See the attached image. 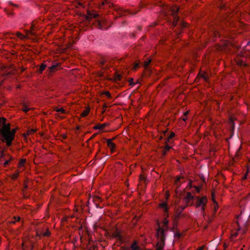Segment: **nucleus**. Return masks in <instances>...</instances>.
<instances>
[{"mask_svg": "<svg viewBox=\"0 0 250 250\" xmlns=\"http://www.w3.org/2000/svg\"><path fill=\"white\" fill-rule=\"evenodd\" d=\"M130 250H141L136 240H134L130 247Z\"/></svg>", "mask_w": 250, "mask_h": 250, "instance_id": "obj_24", "label": "nucleus"}, {"mask_svg": "<svg viewBox=\"0 0 250 250\" xmlns=\"http://www.w3.org/2000/svg\"><path fill=\"white\" fill-rule=\"evenodd\" d=\"M205 248V245H203L200 247H199L196 250H203Z\"/></svg>", "mask_w": 250, "mask_h": 250, "instance_id": "obj_64", "label": "nucleus"}, {"mask_svg": "<svg viewBox=\"0 0 250 250\" xmlns=\"http://www.w3.org/2000/svg\"><path fill=\"white\" fill-rule=\"evenodd\" d=\"M26 161V160L25 159H20L18 163V167H24Z\"/></svg>", "mask_w": 250, "mask_h": 250, "instance_id": "obj_42", "label": "nucleus"}, {"mask_svg": "<svg viewBox=\"0 0 250 250\" xmlns=\"http://www.w3.org/2000/svg\"><path fill=\"white\" fill-rule=\"evenodd\" d=\"M3 69H5V70L2 75V77H6L10 75H13L16 73V69L13 64H11L9 66H5Z\"/></svg>", "mask_w": 250, "mask_h": 250, "instance_id": "obj_11", "label": "nucleus"}, {"mask_svg": "<svg viewBox=\"0 0 250 250\" xmlns=\"http://www.w3.org/2000/svg\"><path fill=\"white\" fill-rule=\"evenodd\" d=\"M21 218L19 216H14L12 219V220L10 221V224H15L17 222L20 221Z\"/></svg>", "mask_w": 250, "mask_h": 250, "instance_id": "obj_40", "label": "nucleus"}, {"mask_svg": "<svg viewBox=\"0 0 250 250\" xmlns=\"http://www.w3.org/2000/svg\"><path fill=\"white\" fill-rule=\"evenodd\" d=\"M161 147L163 148V151L162 152V157H163L166 156L167 152L172 148V146L167 145H165L164 146H162Z\"/></svg>", "mask_w": 250, "mask_h": 250, "instance_id": "obj_22", "label": "nucleus"}, {"mask_svg": "<svg viewBox=\"0 0 250 250\" xmlns=\"http://www.w3.org/2000/svg\"><path fill=\"white\" fill-rule=\"evenodd\" d=\"M6 156L8 158V160L9 161V162L13 160V158L9 154H7Z\"/></svg>", "mask_w": 250, "mask_h": 250, "instance_id": "obj_57", "label": "nucleus"}, {"mask_svg": "<svg viewBox=\"0 0 250 250\" xmlns=\"http://www.w3.org/2000/svg\"><path fill=\"white\" fill-rule=\"evenodd\" d=\"M6 156V155H5L4 154V150H2L0 151V161H1L2 160V159L3 158V157H4V156Z\"/></svg>", "mask_w": 250, "mask_h": 250, "instance_id": "obj_53", "label": "nucleus"}, {"mask_svg": "<svg viewBox=\"0 0 250 250\" xmlns=\"http://www.w3.org/2000/svg\"><path fill=\"white\" fill-rule=\"evenodd\" d=\"M55 110L56 112H61L62 114H65L66 113L65 110L63 107H61V108H57V107L55 108Z\"/></svg>", "mask_w": 250, "mask_h": 250, "instance_id": "obj_45", "label": "nucleus"}, {"mask_svg": "<svg viewBox=\"0 0 250 250\" xmlns=\"http://www.w3.org/2000/svg\"><path fill=\"white\" fill-rule=\"evenodd\" d=\"M235 120V118L232 116L229 117V121L230 124H231V129L233 130L234 128L235 124L234 120Z\"/></svg>", "mask_w": 250, "mask_h": 250, "instance_id": "obj_38", "label": "nucleus"}, {"mask_svg": "<svg viewBox=\"0 0 250 250\" xmlns=\"http://www.w3.org/2000/svg\"><path fill=\"white\" fill-rule=\"evenodd\" d=\"M246 168H247V171H246V173L244 174L243 177H242V180H245L247 179V178L248 174L249 172V170H250V165L249 164H246Z\"/></svg>", "mask_w": 250, "mask_h": 250, "instance_id": "obj_33", "label": "nucleus"}, {"mask_svg": "<svg viewBox=\"0 0 250 250\" xmlns=\"http://www.w3.org/2000/svg\"><path fill=\"white\" fill-rule=\"evenodd\" d=\"M217 6L221 10H226L228 8V6L227 5L226 3H223V1H220Z\"/></svg>", "mask_w": 250, "mask_h": 250, "instance_id": "obj_28", "label": "nucleus"}, {"mask_svg": "<svg viewBox=\"0 0 250 250\" xmlns=\"http://www.w3.org/2000/svg\"><path fill=\"white\" fill-rule=\"evenodd\" d=\"M189 110H188V111L185 112L184 113L183 116L181 118V119L184 121H186V120H187L188 118L187 116L189 114Z\"/></svg>", "mask_w": 250, "mask_h": 250, "instance_id": "obj_44", "label": "nucleus"}, {"mask_svg": "<svg viewBox=\"0 0 250 250\" xmlns=\"http://www.w3.org/2000/svg\"><path fill=\"white\" fill-rule=\"evenodd\" d=\"M246 200L247 202L250 203V193L248 194L247 196L246 197Z\"/></svg>", "mask_w": 250, "mask_h": 250, "instance_id": "obj_62", "label": "nucleus"}, {"mask_svg": "<svg viewBox=\"0 0 250 250\" xmlns=\"http://www.w3.org/2000/svg\"><path fill=\"white\" fill-rule=\"evenodd\" d=\"M166 141L165 142V145H168V143L169 144H171L172 142L171 141V140H170V139H169L167 137V138L166 139Z\"/></svg>", "mask_w": 250, "mask_h": 250, "instance_id": "obj_54", "label": "nucleus"}, {"mask_svg": "<svg viewBox=\"0 0 250 250\" xmlns=\"http://www.w3.org/2000/svg\"><path fill=\"white\" fill-rule=\"evenodd\" d=\"M180 29L178 32V34H181L183 33L184 29L185 28H188L189 27V24L184 21H182L180 23Z\"/></svg>", "mask_w": 250, "mask_h": 250, "instance_id": "obj_20", "label": "nucleus"}, {"mask_svg": "<svg viewBox=\"0 0 250 250\" xmlns=\"http://www.w3.org/2000/svg\"><path fill=\"white\" fill-rule=\"evenodd\" d=\"M211 200L213 204L217 203V202L215 200V190L212 189L211 191Z\"/></svg>", "mask_w": 250, "mask_h": 250, "instance_id": "obj_41", "label": "nucleus"}, {"mask_svg": "<svg viewBox=\"0 0 250 250\" xmlns=\"http://www.w3.org/2000/svg\"><path fill=\"white\" fill-rule=\"evenodd\" d=\"M151 74V70L149 68H144L142 73V77L144 78H148L150 76Z\"/></svg>", "mask_w": 250, "mask_h": 250, "instance_id": "obj_21", "label": "nucleus"}, {"mask_svg": "<svg viewBox=\"0 0 250 250\" xmlns=\"http://www.w3.org/2000/svg\"><path fill=\"white\" fill-rule=\"evenodd\" d=\"M103 95H105L108 100H110L112 98L111 93L108 91H103L100 93L101 97H103Z\"/></svg>", "mask_w": 250, "mask_h": 250, "instance_id": "obj_23", "label": "nucleus"}, {"mask_svg": "<svg viewBox=\"0 0 250 250\" xmlns=\"http://www.w3.org/2000/svg\"><path fill=\"white\" fill-rule=\"evenodd\" d=\"M163 226L162 228H164V229L166 230H168V220H167V218H165L164 219H163Z\"/></svg>", "mask_w": 250, "mask_h": 250, "instance_id": "obj_37", "label": "nucleus"}, {"mask_svg": "<svg viewBox=\"0 0 250 250\" xmlns=\"http://www.w3.org/2000/svg\"><path fill=\"white\" fill-rule=\"evenodd\" d=\"M201 78H202L205 82H208L209 80V76L207 72L200 70L197 74L195 82L196 83H199V80Z\"/></svg>", "mask_w": 250, "mask_h": 250, "instance_id": "obj_13", "label": "nucleus"}, {"mask_svg": "<svg viewBox=\"0 0 250 250\" xmlns=\"http://www.w3.org/2000/svg\"><path fill=\"white\" fill-rule=\"evenodd\" d=\"M122 75L119 74L117 71H116L114 73V77L113 81L115 82L116 81H121L122 79Z\"/></svg>", "mask_w": 250, "mask_h": 250, "instance_id": "obj_26", "label": "nucleus"}, {"mask_svg": "<svg viewBox=\"0 0 250 250\" xmlns=\"http://www.w3.org/2000/svg\"><path fill=\"white\" fill-rule=\"evenodd\" d=\"M17 130V127L11 130L10 123H7V125L0 129V134L2 138L1 140L2 142H5L7 146H11Z\"/></svg>", "mask_w": 250, "mask_h": 250, "instance_id": "obj_1", "label": "nucleus"}, {"mask_svg": "<svg viewBox=\"0 0 250 250\" xmlns=\"http://www.w3.org/2000/svg\"><path fill=\"white\" fill-rule=\"evenodd\" d=\"M121 250H130V247L123 246L121 248Z\"/></svg>", "mask_w": 250, "mask_h": 250, "instance_id": "obj_58", "label": "nucleus"}, {"mask_svg": "<svg viewBox=\"0 0 250 250\" xmlns=\"http://www.w3.org/2000/svg\"><path fill=\"white\" fill-rule=\"evenodd\" d=\"M193 188L195 189L196 191L198 193L200 192V189H201V187L194 186H193Z\"/></svg>", "mask_w": 250, "mask_h": 250, "instance_id": "obj_56", "label": "nucleus"}, {"mask_svg": "<svg viewBox=\"0 0 250 250\" xmlns=\"http://www.w3.org/2000/svg\"><path fill=\"white\" fill-rule=\"evenodd\" d=\"M16 36L20 39H24L25 36L20 32H17L16 33Z\"/></svg>", "mask_w": 250, "mask_h": 250, "instance_id": "obj_46", "label": "nucleus"}, {"mask_svg": "<svg viewBox=\"0 0 250 250\" xmlns=\"http://www.w3.org/2000/svg\"><path fill=\"white\" fill-rule=\"evenodd\" d=\"M46 64H44V63H42L40 66L39 69L37 71L38 73L39 74H42V72L46 68Z\"/></svg>", "mask_w": 250, "mask_h": 250, "instance_id": "obj_35", "label": "nucleus"}, {"mask_svg": "<svg viewBox=\"0 0 250 250\" xmlns=\"http://www.w3.org/2000/svg\"><path fill=\"white\" fill-rule=\"evenodd\" d=\"M34 244H35L34 242L32 241L31 245V246H30V248L29 249L30 250H33L34 247Z\"/></svg>", "mask_w": 250, "mask_h": 250, "instance_id": "obj_61", "label": "nucleus"}, {"mask_svg": "<svg viewBox=\"0 0 250 250\" xmlns=\"http://www.w3.org/2000/svg\"><path fill=\"white\" fill-rule=\"evenodd\" d=\"M178 220L173 218V223H172V230L177 229V227L178 225Z\"/></svg>", "mask_w": 250, "mask_h": 250, "instance_id": "obj_39", "label": "nucleus"}, {"mask_svg": "<svg viewBox=\"0 0 250 250\" xmlns=\"http://www.w3.org/2000/svg\"><path fill=\"white\" fill-rule=\"evenodd\" d=\"M175 136V134L174 132L173 131H170V134L167 137V138H168L169 139H170V140H172V139H173V138H174V137Z\"/></svg>", "mask_w": 250, "mask_h": 250, "instance_id": "obj_49", "label": "nucleus"}, {"mask_svg": "<svg viewBox=\"0 0 250 250\" xmlns=\"http://www.w3.org/2000/svg\"><path fill=\"white\" fill-rule=\"evenodd\" d=\"M51 232L49 231L48 227H44L42 229H36V237H49L51 235Z\"/></svg>", "mask_w": 250, "mask_h": 250, "instance_id": "obj_6", "label": "nucleus"}, {"mask_svg": "<svg viewBox=\"0 0 250 250\" xmlns=\"http://www.w3.org/2000/svg\"><path fill=\"white\" fill-rule=\"evenodd\" d=\"M90 201L95 204L97 208H102L100 205V203L102 202V199L100 196L96 195H90V197H89L87 201V203H89Z\"/></svg>", "mask_w": 250, "mask_h": 250, "instance_id": "obj_12", "label": "nucleus"}, {"mask_svg": "<svg viewBox=\"0 0 250 250\" xmlns=\"http://www.w3.org/2000/svg\"><path fill=\"white\" fill-rule=\"evenodd\" d=\"M98 133H94L89 139V140H92V139H93L97 135H98Z\"/></svg>", "mask_w": 250, "mask_h": 250, "instance_id": "obj_59", "label": "nucleus"}, {"mask_svg": "<svg viewBox=\"0 0 250 250\" xmlns=\"http://www.w3.org/2000/svg\"><path fill=\"white\" fill-rule=\"evenodd\" d=\"M194 197L192 195L191 193L190 192H188L187 195L185 197H184V200L185 201L186 208L188 206H191L193 205V203L190 204V201H192L194 199Z\"/></svg>", "mask_w": 250, "mask_h": 250, "instance_id": "obj_14", "label": "nucleus"}, {"mask_svg": "<svg viewBox=\"0 0 250 250\" xmlns=\"http://www.w3.org/2000/svg\"><path fill=\"white\" fill-rule=\"evenodd\" d=\"M93 25L94 27L101 30H106L108 26L106 25V21L103 18H100L93 21Z\"/></svg>", "mask_w": 250, "mask_h": 250, "instance_id": "obj_7", "label": "nucleus"}, {"mask_svg": "<svg viewBox=\"0 0 250 250\" xmlns=\"http://www.w3.org/2000/svg\"><path fill=\"white\" fill-rule=\"evenodd\" d=\"M107 146L110 148L111 152L112 153L115 151L116 144L112 142V140H106Z\"/></svg>", "mask_w": 250, "mask_h": 250, "instance_id": "obj_18", "label": "nucleus"}, {"mask_svg": "<svg viewBox=\"0 0 250 250\" xmlns=\"http://www.w3.org/2000/svg\"><path fill=\"white\" fill-rule=\"evenodd\" d=\"M196 199L197 200L196 203L195 204V207L196 208H199L201 207V212L203 216H204L205 213L206 208L208 203V198L207 196H196Z\"/></svg>", "mask_w": 250, "mask_h": 250, "instance_id": "obj_4", "label": "nucleus"}, {"mask_svg": "<svg viewBox=\"0 0 250 250\" xmlns=\"http://www.w3.org/2000/svg\"><path fill=\"white\" fill-rule=\"evenodd\" d=\"M9 163H10L9 161H8V160H6L4 162V163H3V167H6L7 166V165H8L9 164Z\"/></svg>", "mask_w": 250, "mask_h": 250, "instance_id": "obj_63", "label": "nucleus"}, {"mask_svg": "<svg viewBox=\"0 0 250 250\" xmlns=\"http://www.w3.org/2000/svg\"><path fill=\"white\" fill-rule=\"evenodd\" d=\"M36 131H37V130L35 129H28V130L26 132V133H24L23 134V136L24 137H26L27 135H32V134H34Z\"/></svg>", "mask_w": 250, "mask_h": 250, "instance_id": "obj_30", "label": "nucleus"}, {"mask_svg": "<svg viewBox=\"0 0 250 250\" xmlns=\"http://www.w3.org/2000/svg\"><path fill=\"white\" fill-rule=\"evenodd\" d=\"M90 111V108L89 107H87L83 111V112L81 114V117H85L87 116Z\"/></svg>", "mask_w": 250, "mask_h": 250, "instance_id": "obj_36", "label": "nucleus"}, {"mask_svg": "<svg viewBox=\"0 0 250 250\" xmlns=\"http://www.w3.org/2000/svg\"><path fill=\"white\" fill-rule=\"evenodd\" d=\"M157 224L158 226V228L157 229V232L156 236L158 239V241L156 244L157 250H162L163 249L165 241L166 240V234L165 231H167L164 229V228H161L160 226V223L158 220L157 221Z\"/></svg>", "mask_w": 250, "mask_h": 250, "instance_id": "obj_2", "label": "nucleus"}, {"mask_svg": "<svg viewBox=\"0 0 250 250\" xmlns=\"http://www.w3.org/2000/svg\"><path fill=\"white\" fill-rule=\"evenodd\" d=\"M61 66L60 63H57L55 65H53L51 67H49L47 70L48 72V75L51 76L53 73L59 70L58 67Z\"/></svg>", "mask_w": 250, "mask_h": 250, "instance_id": "obj_17", "label": "nucleus"}, {"mask_svg": "<svg viewBox=\"0 0 250 250\" xmlns=\"http://www.w3.org/2000/svg\"><path fill=\"white\" fill-rule=\"evenodd\" d=\"M146 177L144 174H141L139 176V180L140 181H145L146 180Z\"/></svg>", "mask_w": 250, "mask_h": 250, "instance_id": "obj_47", "label": "nucleus"}, {"mask_svg": "<svg viewBox=\"0 0 250 250\" xmlns=\"http://www.w3.org/2000/svg\"><path fill=\"white\" fill-rule=\"evenodd\" d=\"M159 207L164 209V212L168 211L169 208L167 202H163L159 204Z\"/></svg>", "mask_w": 250, "mask_h": 250, "instance_id": "obj_25", "label": "nucleus"}, {"mask_svg": "<svg viewBox=\"0 0 250 250\" xmlns=\"http://www.w3.org/2000/svg\"><path fill=\"white\" fill-rule=\"evenodd\" d=\"M169 9L170 14L173 19L172 26L175 27L177 25V22L179 19V17L178 16V14L180 10V7L178 6L174 5L170 7Z\"/></svg>", "mask_w": 250, "mask_h": 250, "instance_id": "obj_5", "label": "nucleus"}, {"mask_svg": "<svg viewBox=\"0 0 250 250\" xmlns=\"http://www.w3.org/2000/svg\"><path fill=\"white\" fill-rule=\"evenodd\" d=\"M19 173L18 171H17L16 172H15L13 174H12L10 176V178L13 181H15L17 179V178L19 177Z\"/></svg>", "mask_w": 250, "mask_h": 250, "instance_id": "obj_43", "label": "nucleus"}, {"mask_svg": "<svg viewBox=\"0 0 250 250\" xmlns=\"http://www.w3.org/2000/svg\"><path fill=\"white\" fill-rule=\"evenodd\" d=\"M213 34L214 38L220 37V33L218 31H214Z\"/></svg>", "mask_w": 250, "mask_h": 250, "instance_id": "obj_55", "label": "nucleus"}, {"mask_svg": "<svg viewBox=\"0 0 250 250\" xmlns=\"http://www.w3.org/2000/svg\"><path fill=\"white\" fill-rule=\"evenodd\" d=\"M184 178L183 176H178V177H177V178H176V179L175 180V184L176 185H177V188H176V189H175V192H176V194H177V193H178L177 188H179L180 187V186H181V184H178V183L179 182H181H181L180 181L181 179H184Z\"/></svg>", "mask_w": 250, "mask_h": 250, "instance_id": "obj_27", "label": "nucleus"}, {"mask_svg": "<svg viewBox=\"0 0 250 250\" xmlns=\"http://www.w3.org/2000/svg\"><path fill=\"white\" fill-rule=\"evenodd\" d=\"M128 83H129V84L130 85H135V83H134V79L133 78H130L128 81Z\"/></svg>", "mask_w": 250, "mask_h": 250, "instance_id": "obj_51", "label": "nucleus"}, {"mask_svg": "<svg viewBox=\"0 0 250 250\" xmlns=\"http://www.w3.org/2000/svg\"><path fill=\"white\" fill-rule=\"evenodd\" d=\"M152 61V59L150 58H147L144 62L143 66L144 68H148V66Z\"/></svg>", "mask_w": 250, "mask_h": 250, "instance_id": "obj_31", "label": "nucleus"}, {"mask_svg": "<svg viewBox=\"0 0 250 250\" xmlns=\"http://www.w3.org/2000/svg\"><path fill=\"white\" fill-rule=\"evenodd\" d=\"M109 238L114 239L116 238L121 244L123 243V237L121 234V231L118 228H116L115 230L109 235Z\"/></svg>", "mask_w": 250, "mask_h": 250, "instance_id": "obj_10", "label": "nucleus"}, {"mask_svg": "<svg viewBox=\"0 0 250 250\" xmlns=\"http://www.w3.org/2000/svg\"><path fill=\"white\" fill-rule=\"evenodd\" d=\"M6 119L4 117H0V129L2 128L4 125H7L6 123Z\"/></svg>", "mask_w": 250, "mask_h": 250, "instance_id": "obj_34", "label": "nucleus"}, {"mask_svg": "<svg viewBox=\"0 0 250 250\" xmlns=\"http://www.w3.org/2000/svg\"><path fill=\"white\" fill-rule=\"evenodd\" d=\"M97 76L99 77H103L104 76V72H101V71L98 72V73H97Z\"/></svg>", "mask_w": 250, "mask_h": 250, "instance_id": "obj_60", "label": "nucleus"}, {"mask_svg": "<svg viewBox=\"0 0 250 250\" xmlns=\"http://www.w3.org/2000/svg\"><path fill=\"white\" fill-rule=\"evenodd\" d=\"M23 108H22V110L25 113H27L29 111L30 109L27 107V106L24 104L22 105Z\"/></svg>", "mask_w": 250, "mask_h": 250, "instance_id": "obj_48", "label": "nucleus"}, {"mask_svg": "<svg viewBox=\"0 0 250 250\" xmlns=\"http://www.w3.org/2000/svg\"><path fill=\"white\" fill-rule=\"evenodd\" d=\"M109 125V123H104V124H97L95 125H94L93 127V128L94 129L97 130V129H103L104 127H105L107 126H108Z\"/></svg>", "mask_w": 250, "mask_h": 250, "instance_id": "obj_19", "label": "nucleus"}, {"mask_svg": "<svg viewBox=\"0 0 250 250\" xmlns=\"http://www.w3.org/2000/svg\"><path fill=\"white\" fill-rule=\"evenodd\" d=\"M35 25L34 24H32L29 30L27 31V34L31 35L32 36L35 35Z\"/></svg>", "mask_w": 250, "mask_h": 250, "instance_id": "obj_32", "label": "nucleus"}, {"mask_svg": "<svg viewBox=\"0 0 250 250\" xmlns=\"http://www.w3.org/2000/svg\"><path fill=\"white\" fill-rule=\"evenodd\" d=\"M140 67H141V66H140V62L139 61H138L137 62H134L133 63V65H132V67L131 70L134 71H136Z\"/></svg>", "mask_w": 250, "mask_h": 250, "instance_id": "obj_29", "label": "nucleus"}, {"mask_svg": "<svg viewBox=\"0 0 250 250\" xmlns=\"http://www.w3.org/2000/svg\"><path fill=\"white\" fill-rule=\"evenodd\" d=\"M85 20L90 23L92 21L93 19H96L99 17V15L95 10H87L86 12V15H84Z\"/></svg>", "mask_w": 250, "mask_h": 250, "instance_id": "obj_9", "label": "nucleus"}, {"mask_svg": "<svg viewBox=\"0 0 250 250\" xmlns=\"http://www.w3.org/2000/svg\"><path fill=\"white\" fill-rule=\"evenodd\" d=\"M32 241L29 239V238H27L23 240L21 247L23 250H28Z\"/></svg>", "mask_w": 250, "mask_h": 250, "instance_id": "obj_15", "label": "nucleus"}, {"mask_svg": "<svg viewBox=\"0 0 250 250\" xmlns=\"http://www.w3.org/2000/svg\"><path fill=\"white\" fill-rule=\"evenodd\" d=\"M108 106L107 105L106 103H104L102 106V109L103 111L102 113H104L105 111L106 108H107Z\"/></svg>", "mask_w": 250, "mask_h": 250, "instance_id": "obj_52", "label": "nucleus"}, {"mask_svg": "<svg viewBox=\"0 0 250 250\" xmlns=\"http://www.w3.org/2000/svg\"><path fill=\"white\" fill-rule=\"evenodd\" d=\"M213 205H214V212L215 213L217 212V210L219 208V205H218V203L213 204Z\"/></svg>", "mask_w": 250, "mask_h": 250, "instance_id": "obj_50", "label": "nucleus"}, {"mask_svg": "<svg viewBox=\"0 0 250 250\" xmlns=\"http://www.w3.org/2000/svg\"><path fill=\"white\" fill-rule=\"evenodd\" d=\"M113 4L110 0H104L101 3L99 4L100 9H104L106 7L110 8L112 6Z\"/></svg>", "mask_w": 250, "mask_h": 250, "instance_id": "obj_16", "label": "nucleus"}, {"mask_svg": "<svg viewBox=\"0 0 250 250\" xmlns=\"http://www.w3.org/2000/svg\"><path fill=\"white\" fill-rule=\"evenodd\" d=\"M186 208V206H180L177 208L175 210V214L173 216V218L179 220L181 218H184L186 216L185 213H183L182 211Z\"/></svg>", "mask_w": 250, "mask_h": 250, "instance_id": "obj_8", "label": "nucleus"}, {"mask_svg": "<svg viewBox=\"0 0 250 250\" xmlns=\"http://www.w3.org/2000/svg\"><path fill=\"white\" fill-rule=\"evenodd\" d=\"M234 62L240 68L244 69L249 66V64L247 62V59L244 56L243 53L240 52L233 59Z\"/></svg>", "mask_w": 250, "mask_h": 250, "instance_id": "obj_3", "label": "nucleus"}]
</instances>
